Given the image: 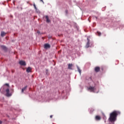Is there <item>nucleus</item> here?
Segmentation results:
<instances>
[{"label": "nucleus", "instance_id": "1a4fd4ad", "mask_svg": "<svg viewBox=\"0 0 124 124\" xmlns=\"http://www.w3.org/2000/svg\"><path fill=\"white\" fill-rule=\"evenodd\" d=\"M27 72H31V67H28L27 70H26Z\"/></svg>", "mask_w": 124, "mask_h": 124}, {"label": "nucleus", "instance_id": "7ed1b4c3", "mask_svg": "<svg viewBox=\"0 0 124 124\" xmlns=\"http://www.w3.org/2000/svg\"><path fill=\"white\" fill-rule=\"evenodd\" d=\"M19 63L20 65H26V62L23 61H19Z\"/></svg>", "mask_w": 124, "mask_h": 124}, {"label": "nucleus", "instance_id": "2eb2a0df", "mask_svg": "<svg viewBox=\"0 0 124 124\" xmlns=\"http://www.w3.org/2000/svg\"><path fill=\"white\" fill-rule=\"evenodd\" d=\"M50 118H52V117H53V116H52V115H50Z\"/></svg>", "mask_w": 124, "mask_h": 124}, {"label": "nucleus", "instance_id": "0eeeda50", "mask_svg": "<svg viewBox=\"0 0 124 124\" xmlns=\"http://www.w3.org/2000/svg\"><path fill=\"white\" fill-rule=\"evenodd\" d=\"M100 119H101V118L99 116V115H96L95 116V120H96L97 121H99Z\"/></svg>", "mask_w": 124, "mask_h": 124}, {"label": "nucleus", "instance_id": "20e7f679", "mask_svg": "<svg viewBox=\"0 0 124 124\" xmlns=\"http://www.w3.org/2000/svg\"><path fill=\"white\" fill-rule=\"evenodd\" d=\"M6 96H11V93H9V89H7L6 90Z\"/></svg>", "mask_w": 124, "mask_h": 124}, {"label": "nucleus", "instance_id": "423d86ee", "mask_svg": "<svg viewBox=\"0 0 124 124\" xmlns=\"http://www.w3.org/2000/svg\"><path fill=\"white\" fill-rule=\"evenodd\" d=\"M94 69L96 72H98L100 70V68L99 67H96Z\"/></svg>", "mask_w": 124, "mask_h": 124}, {"label": "nucleus", "instance_id": "9d476101", "mask_svg": "<svg viewBox=\"0 0 124 124\" xmlns=\"http://www.w3.org/2000/svg\"><path fill=\"white\" fill-rule=\"evenodd\" d=\"M46 19L47 23H49V22H50V20H49V17L48 16H46Z\"/></svg>", "mask_w": 124, "mask_h": 124}, {"label": "nucleus", "instance_id": "9b49d317", "mask_svg": "<svg viewBox=\"0 0 124 124\" xmlns=\"http://www.w3.org/2000/svg\"><path fill=\"white\" fill-rule=\"evenodd\" d=\"M6 33L4 32H1V36H4L5 35Z\"/></svg>", "mask_w": 124, "mask_h": 124}, {"label": "nucleus", "instance_id": "f3484780", "mask_svg": "<svg viewBox=\"0 0 124 124\" xmlns=\"http://www.w3.org/2000/svg\"><path fill=\"white\" fill-rule=\"evenodd\" d=\"M34 7H35V8H36V7H35V5H34Z\"/></svg>", "mask_w": 124, "mask_h": 124}, {"label": "nucleus", "instance_id": "a211bd4d", "mask_svg": "<svg viewBox=\"0 0 124 124\" xmlns=\"http://www.w3.org/2000/svg\"><path fill=\"white\" fill-rule=\"evenodd\" d=\"M42 1H43V0H41Z\"/></svg>", "mask_w": 124, "mask_h": 124}, {"label": "nucleus", "instance_id": "4468645a", "mask_svg": "<svg viewBox=\"0 0 124 124\" xmlns=\"http://www.w3.org/2000/svg\"><path fill=\"white\" fill-rule=\"evenodd\" d=\"M5 86H7V87H9V84L6 83L5 84Z\"/></svg>", "mask_w": 124, "mask_h": 124}, {"label": "nucleus", "instance_id": "ddd939ff", "mask_svg": "<svg viewBox=\"0 0 124 124\" xmlns=\"http://www.w3.org/2000/svg\"><path fill=\"white\" fill-rule=\"evenodd\" d=\"M25 90H26V88H23L22 89V92L24 93V91H25Z\"/></svg>", "mask_w": 124, "mask_h": 124}, {"label": "nucleus", "instance_id": "dca6fc26", "mask_svg": "<svg viewBox=\"0 0 124 124\" xmlns=\"http://www.w3.org/2000/svg\"><path fill=\"white\" fill-rule=\"evenodd\" d=\"M0 124H1V121H0Z\"/></svg>", "mask_w": 124, "mask_h": 124}, {"label": "nucleus", "instance_id": "f8f14e48", "mask_svg": "<svg viewBox=\"0 0 124 124\" xmlns=\"http://www.w3.org/2000/svg\"><path fill=\"white\" fill-rule=\"evenodd\" d=\"M97 33L98 35H101V33H100V32H97Z\"/></svg>", "mask_w": 124, "mask_h": 124}, {"label": "nucleus", "instance_id": "39448f33", "mask_svg": "<svg viewBox=\"0 0 124 124\" xmlns=\"http://www.w3.org/2000/svg\"><path fill=\"white\" fill-rule=\"evenodd\" d=\"M44 48H45V49H48V48H50V45L48 44H45Z\"/></svg>", "mask_w": 124, "mask_h": 124}, {"label": "nucleus", "instance_id": "6e6552de", "mask_svg": "<svg viewBox=\"0 0 124 124\" xmlns=\"http://www.w3.org/2000/svg\"><path fill=\"white\" fill-rule=\"evenodd\" d=\"M73 65L72 64H69L68 66V68L69 69H72V66Z\"/></svg>", "mask_w": 124, "mask_h": 124}, {"label": "nucleus", "instance_id": "f03ea898", "mask_svg": "<svg viewBox=\"0 0 124 124\" xmlns=\"http://www.w3.org/2000/svg\"><path fill=\"white\" fill-rule=\"evenodd\" d=\"M88 90H89V91H90V92H93V93H94V92L95 91V90H96V89H95V88H94V87L90 86L88 88Z\"/></svg>", "mask_w": 124, "mask_h": 124}, {"label": "nucleus", "instance_id": "f257e3e1", "mask_svg": "<svg viewBox=\"0 0 124 124\" xmlns=\"http://www.w3.org/2000/svg\"><path fill=\"white\" fill-rule=\"evenodd\" d=\"M119 112L117 111H114L110 114V117L108 119V121L111 123H114L117 120V116Z\"/></svg>", "mask_w": 124, "mask_h": 124}]
</instances>
